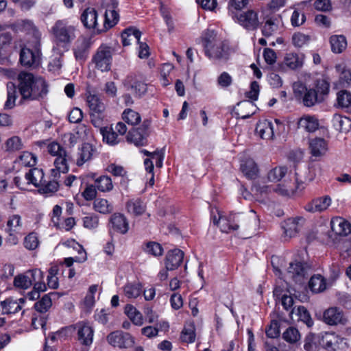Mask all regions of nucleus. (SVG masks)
I'll use <instances>...</instances> for the list:
<instances>
[{
	"instance_id": "nucleus-1",
	"label": "nucleus",
	"mask_w": 351,
	"mask_h": 351,
	"mask_svg": "<svg viewBox=\"0 0 351 351\" xmlns=\"http://www.w3.org/2000/svg\"><path fill=\"white\" fill-rule=\"evenodd\" d=\"M19 90L23 100L34 101L43 99L48 93L47 85L42 77L21 72L18 76Z\"/></svg>"
},
{
	"instance_id": "nucleus-2",
	"label": "nucleus",
	"mask_w": 351,
	"mask_h": 351,
	"mask_svg": "<svg viewBox=\"0 0 351 351\" xmlns=\"http://www.w3.org/2000/svg\"><path fill=\"white\" fill-rule=\"evenodd\" d=\"M230 225L237 226V228L231 229V232L241 230L242 232L247 233L245 238L255 233L258 225L257 217L253 210L248 213H230Z\"/></svg>"
},
{
	"instance_id": "nucleus-3",
	"label": "nucleus",
	"mask_w": 351,
	"mask_h": 351,
	"mask_svg": "<svg viewBox=\"0 0 351 351\" xmlns=\"http://www.w3.org/2000/svg\"><path fill=\"white\" fill-rule=\"evenodd\" d=\"M76 27L63 20L57 21L52 26L51 32L57 45L66 47L76 37Z\"/></svg>"
},
{
	"instance_id": "nucleus-4",
	"label": "nucleus",
	"mask_w": 351,
	"mask_h": 351,
	"mask_svg": "<svg viewBox=\"0 0 351 351\" xmlns=\"http://www.w3.org/2000/svg\"><path fill=\"white\" fill-rule=\"evenodd\" d=\"M204 47L206 56L212 60H227L230 54L228 45L221 40H206Z\"/></svg>"
},
{
	"instance_id": "nucleus-5",
	"label": "nucleus",
	"mask_w": 351,
	"mask_h": 351,
	"mask_svg": "<svg viewBox=\"0 0 351 351\" xmlns=\"http://www.w3.org/2000/svg\"><path fill=\"white\" fill-rule=\"evenodd\" d=\"M293 90L295 97L298 99H302L303 104L307 107H311L323 100V97H320L315 89L307 88L300 82L293 83Z\"/></svg>"
},
{
	"instance_id": "nucleus-6",
	"label": "nucleus",
	"mask_w": 351,
	"mask_h": 351,
	"mask_svg": "<svg viewBox=\"0 0 351 351\" xmlns=\"http://www.w3.org/2000/svg\"><path fill=\"white\" fill-rule=\"evenodd\" d=\"M311 271L310 265L299 261L290 263L288 267L289 277L299 285H302L306 282Z\"/></svg>"
},
{
	"instance_id": "nucleus-7",
	"label": "nucleus",
	"mask_w": 351,
	"mask_h": 351,
	"mask_svg": "<svg viewBox=\"0 0 351 351\" xmlns=\"http://www.w3.org/2000/svg\"><path fill=\"white\" fill-rule=\"evenodd\" d=\"M43 273L40 269L28 270L14 278V285L18 288L27 289L36 282L43 280Z\"/></svg>"
},
{
	"instance_id": "nucleus-8",
	"label": "nucleus",
	"mask_w": 351,
	"mask_h": 351,
	"mask_svg": "<svg viewBox=\"0 0 351 351\" xmlns=\"http://www.w3.org/2000/svg\"><path fill=\"white\" fill-rule=\"evenodd\" d=\"M320 343L328 351H342L348 348L346 340L335 332L322 334Z\"/></svg>"
},
{
	"instance_id": "nucleus-9",
	"label": "nucleus",
	"mask_w": 351,
	"mask_h": 351,
	"mask_svg": "<svg viewBox=\"0 0 351 351\" xmlns=\"http://www.w3.org/2000/svg\"><path fill=\"white\" fill-rule=\"evenodd\" d=\"M112 59V49L105 45L99 47L93 58L96 67L102 72L110 70Z\"/></svg>"
},
{
	"instance_id": "nucleus-10",
	"label": "nucleus",
	"mask_w": 351,
	"mask_h": 351,
	"mask_svg": "<svg viewBox=\"0 0 351 351\" xmlns=\"http://www.w3.org/2000/svg\"><path fill=\"white\" fill-rule=\"evenodd\" d=\"M106 340L110 345L119 348H130L134 343V339L130 334L121 330L110 332L106 337Z\"/></svg>"
},
{
	"instance_id": "nucleus-11",
	"label": "nucleus",
	"mask_w": 351,
	"mask_h": 351,
	"mask_svg": "<svg viewBox=\"0 0 351 351\" xmlns=\"http://www.w3.org/2000/svg\"><path fill=\"white\" fill-rule=\"evenodd\" d=\"M102 5L106 8L105 12V30L112 27L119 21V15L115 10L118 5L117 0H103Z\"/></svg>"
},
{
	"instance_id": "nucleus-12",
	"label": "nucleus",
	"mask_w": 351,
	"mask_h": 351,
	"mask_svg": "<svg viewBox=\"0 0 351 351\" xmlns=\"http://www.w3.org/2000/svg\"><path fill=\"white\" fill-rule=\"evenodd\" d=\"M305 219L302 217L289 218L282 223L283 235L289 239L295 237L304 224Z\"/></svg>"
},
{
	"instance_id": "nucleus-13",
	"label": "nucleus",
	"mask_w": 351,
	"mask_h": 351,
	"mask_svg": "<svg viewBox=\"0 0 351 351\" xmlns=\"http://www.w3.org/2000/svg\"><path fill=\"white\" fill-rule=\"evenodd\" d=\"M237 22L247 30H254L260 25L258 14L253 10H248L240 13L237 16Z\"/></svg>"
},
{
	"instance_id": "nucleus-14",
	"label": "nucleus",
	"mask_w": 351,
	"mask_h": 351,
	"mask_svg": "<svg viewBox=\"0 0 351 351\" xmlns=\"http://www.w3.org/2000/svg\"><path fill=\"white\" fill-rule=\"evenodd\" d=\"M308 150L315 159L324 156L328 151V141L322 137H315L308 140Z\"/></svg>"
},
{
	"instance_id": "nucleus-15",
	"label": "nucleus",
	"mask_w": 351,
	"mask_h": 351,
	"mask_svg": "<svg viewBox=\"0 0 351 351\" xmlns=\"http://www.w3.org/2000/svg\"><path fill=\"white\" fill-rule=\"evenodd\" d=\"M323 321L328 325L337 326L339 324L345 325L348 320L344 313L340 308L330 307L324 312Z\"/></svg>"
},
{
	"instance_id": "nucleus-16",
	"label": "nucleus",
	"mask_w": 351,
	"mask_h": 351,
	"mask_svg": "<svg viewBox=\"0 0 351 351\" xmlns=\"http://www.w3.org/2000/svg\"><path fill=\"white\" fill-rule=\"evenodd\" d=\"M77 330V339L81 344L90 346L93 341L94 330L86 322H79L76 324Z\"/></svg>"
},
{
	"instance_id": "nucleus-17",
	"label": "nucleus",
	"mask_w": 351,
	"mask_h": 351,
	"mask_svg": "<svg viewBox=\"0 0 351 351\" xmlns=\"http://www.w3.org/2000/svg\"><path fill=\"white\" fill-rule=\"evenodd\" d=\"M25 303V299L24 298L19 299L8 298L0 303L1 313L3 315L15 314L22 309Z\"/></svg>"
},
{
	"instance_id": "nucleus-18",
	"label": "nucleus",
	"mask_w": 351,
	"mask_h": 351,
	"mask_svg": "<svg viewBox=\"0 0 351 351\" xmlns=\"http://www.w3.org/2000/svg\"><path fill=\"white\" fill-rule=\"evenodd\" d=\"M215 212L217 216L215 214L213 209L211 210V218L213 223L219 226L221 232L229 233L231 232V229L237 228L236 225H230V213L228 216H224L222 215L221 212L217 208L215 209Z\"/></svg>"
},
{
	"instance_id": "nucleus-19",
	"label": "nucleus",
	"mask_w": 351,
	"mask_h": 351,
	"mask_svg": "<svg viewBox=\"0 0 351 351\" xmlns=\"http://www.w3.org/2000/svg\"><path fill=\"white\" fill-rule=\"evenodd\" d=\"M184 252L179 249H174L167 252L165 257V269L172 271L176 269L182 263Z\"/></svg>"
},
{
	"instance_id": "nucleus-20",
	"label": "nucleus",
	"mask_w": 351,
	"mask_h": 351,
	"mask_svg": "<svg viewBox=\"0 0 351 351\" xmlns=\"http://www.w3.org/2000/svg\"><path fill=\"white\" fill-rule=\"evenodd\" d=\"M304 63V56L297 53H287L285 54L282 63V69L297 70L300 69Z\"/></svg>"
},
{
	"instance_id": "nucleus-21",
	"label": "nucleus",
	"mask_w": 351,
	"mask_h": 351,
	"mask_svg": "<svg viewBox=\"0 0 351 351\" xmlns=\"http://www.w3.org/2000/svg\"><path fill=\"white\" fill-rule=\"evenodd\" d=\"M97 154V149L95 146L88 143L82 144V147L79 149L78 158L76 162L77 165H83L85 162L91 160Z\"/></svg>"
},
{
	"instance_id": "nucleus-22",
	"label": "nucleus",
	"mask_w": 351,
	"mask_h": 351,
	"mask_svg": "<svg viewBox=\"0 0 351 351\" xmlns=\"http://www.w3.org/2000/svg\"><path fill=\"white\" fill-rule=\"evenodd\" d=\"M12 41V35L10 27L7 25H0V57L6 54Z\"/></svg>"
},
{
	"instance_id": "nucleus-23",
	"label": "nucleus",
	"mask_w": 351,
	"mask_h": 351,
	"mask_svg": "<svg viewBox=\"0 0 351 351\" xmlns=\"http://www.w3.org/2000/svg\"><path fill=\"white\" fill-rule=\"evenodd\" d=\"M81 21L88 29H97L98 32L103 31L97 27V12L94 8H86L81 15Z\"/></svg>"
},
{
	"instance_id": "nucleus-24",
	"label": "nucleus",
	"mask_w": 351,
	"mask_h": 351,
	"mask_svg": "<svg viewBox=\"0 0 351 351\" xmlns=\"http://www.w3.org/2000/svg\"><path fill=\"white\" fill-rule=\"evenodd\" d=\"M330 227L332 232L340 236H346L351 232L350 223L340 217H335L331 219Z\"/></svg>"
},
{
	"instance_id": "nucleus-25",
	"label": "nucleus",
	"mask_w": 351,
	"mask_h": 351,
	"mask_svg": "<svg viewBox=\"0 0 351 351\" xmlns=\"http://www.w3.org/2000/svg\"><path fill=\"white\" fill-rule=\"evenodd\" d=\"M144 131L141 132L139 131V128L133 129L129 132L127 136V140L128 142L134 143L136 146H143L147 143V134L145 133V130L149 126L148 121H144L143 123Z\"/></svg>"
},
{
	"instance_id": "nucleus-26",
	"label": "nucleus",
	"mask_w": 351,
	"mask_h": 351,
	"mask_svg": "<svg viewBox=\"0 0 351 351\" xmlns=\"http://www.w3.org/2000/svg\"><path fill=\"white\" fill-rule=\"evenodd\" d=\"M113 230L121 234H125L129 230V223L126 217L121 213H114L110 217Z\"/></svg>"
},
{
	"instance_id": "nucleus-27",
	"label": "nucleus",
	"mask_w": 351,
	"mask_h": 351,
	"mask_svg": "<svg viewBox=\"0 0 351 351\" xmlns=\"http://www.w3.org/2000/svg\"><path fill=\"white\" fill-rule=\"evenodd\" d=\"M319 125L318 119L315 117L311 115L302 117L298 122V128L304 130L307 132H314L318 129Z\"/></svg>"
},
{
	"instance_id": "nucleus-28",
	"label": "nucleus",
	"mask_w": 351,
	"mask_h": 351,
	"mask_svg": "<svg viewBox=\"0 0 351 351\" xmlns=\"http://www.w3.org/2000/svg\"><path fill=\"white\" fill-rule=\"evenodd\" d=\"M331 204V199H311L305 204L304 209L310 213L322 212Z\"/></svg>"
},
{
	"instance_id": "nucleus-29",
	"label": "nucleus",
	"mask_w": 351,
	"mask_h": 351,
	"mask_svg": "<svg viewBox=\"0 0 351 351\" xmlns=\"http://www.w3.org/2000/svg\"><path fill=\"white\" fill-rule=\"evenodd\" d=\"M291 317L293 320L303 322L308 327L312 326L313 324V322L308 311L303 306H299L297 308H293L291 312Z\"/></svg>"
},
{
	"instance_id": "nucleus-30",
	"label": "nucleus",
	"mask_w": 351,
	"mask_h": 351,
	"mask_svg": "<svg viewBox=\"0 0 351 351\" xmlns=\"http://www.w3.org/2000/svg\"><path fill=\"white\" fill-rule=\"evenodd\" d=\"M87 104L91 112V115H101L105 110V105L99 97L95 95H89L86 99Z\"/></svg>"
},
{
	"instance_id": "nucleus-31",
	"label": "nucleus",
	"mask_w": 351,
	"mask_h": 351,
	"mask_svg": "<svg viewBox=\"0 0 351 351\" xmlns=\"http://www.w3.org/2000/svg\"><path fill=\"white\" fill-rule=\"evenodd\" d=\"M88 41L85 38H79L73 48L75 58L78 61H84L88 53Z\"/></svg>"
},
{
	"instance_id": "nucleus-32",
	"label": "nucleus",
	"mask_w": 351,
	"mask_h": 351,
	"mask_svg": "<svg viewBox=\"0 0 351 351\" xmlns=\"http://www.w3.org/2000/svg\"><path fill=\"white\" fill-rule=\"evenodd\" d=\"M308 3V1H304L298 3L292 7L294 10L292 13L290 21L293 27H299L306 21L305 14L303 12H300L299 10Z\"/></svg>"
},
{
	"instance_id": "nucleus-33",
	"label": "nucleus",
	"mask_w": 351,
	"mask_h": 351,
	"mask_svg": "<svg viewBox=\"0 0 351 351\" xmlns=\"http://www.w3.org/2000/svg\"><path fill=\"white\" fill-rule=\"evenodd\" d=\"M256 132L261 138L271 139L274 136L273 124L268 120L261 121L256 125Z\"/></svg>"
},
{
	"instance_id": "nucleus-34",
	"label": "nucleus",
	"mask_w": 351,
	"mask_h": 351,
	"mask_svg": "<svg viewBox=\"0 0 351 351\" xmlns=\"http://www.w3.org/2000/svg\"><path fill=\"white\" fill-rule=\"evenodd\" d=\"M141 32L135 28L129 27L121 34L122 43L123 46H128L132 42L139 43Z\"/></svg>"
},
{
	"instance_id": "nucleus-35",
	"label": "nucleus",
	"mask_w": 351,
	"mask_h": 351,
	"mask_svg": "<svg viewBox=\"0 0 351 351\" xmlns=\"http://www.w3.org/2000/svg\"><path fill=\"white\" fill-rule=\"evenodd\" d=\"M337 71L339 73V80L338 84L335 86L339 87H348L351 86V70L346 69L343 64H337L336 66Z\"/></svg>"
},
{
	"instance_id": "nucleus-36",
	"label": "nucleus",
	"mask_w": 351,
	"mask_h": 351,
	"mask_svg": "<svg viewBox=\"0 0 351 351\" xmlns=\"http://www.w3.org/2000/svg\"><path fill=\"white\" fill-rule=\"evenodd\" d=\"M332 122L335 128L341 132H347L351 129V120L347 117L335 114Z\"/></svg>"
},
{
	"instance_id": "nucleus-37",
	"label": "nucleus",
	"mask_w": 351,
	"mask_h": 351,
	"mask_svg": "<svg viewBox=\"0 0 351 351\" xmlns=\"http://www.w3.org/2000/svg\"><path fill=\"white\" fill-rule=\"evenodd\" d=\"M164 159V153L162 151H155L152 154V159H145L144 165L146 171L148 173H152L154 170V162L156 167L161 168L162 167V162Z\"/></svg>"
},
{
	"instance_id": "nucleus-38",
	"label": "nucleus",
	"mask_w": 351,
	"mask_h": 351,
	"mask_svg": "<svg viewBox=\"0 0 351 351\" xmlns=\"http://www.w3.org/2000/svg\"><path fill=\"white\" fill-rule=\"evenodd\" d=\"M44 176L43 169L34 168L25 174V178L28 183H32L35 186L40 187L45 181Z\"/></svg>"
},
{
	"instance_id": "nucleus-39",
	"label": "nucleus",
	"mask_w": 351,
	"mask_h": 351,
	"mask_svg": "<svg viewBox=\"0 0 351 351\" xmlns=\"http://www.w3.org/2000/svg\"><path fill=\"white\" fill-rule=\"evenodd\" d=\"M124 85L128 88V90H130L138 97H141L147 90L146 84L139 81L132 82V79L130 77H128L125 80Z\"/></svg>"
},
{
	"instance_id": "nucleus-40",
	"label": "nucleus",
	"mask_w": 351,
	"mask_h": 351,
	"mask_svg": "<svg viewBox=\"0 0 351 351\" xmlns=\"http://www.w3.org/2000/svg\"><path fill=\"white\" fill-rule=\"evenodd\" d=\"M54 165L56 169H51V176L54 178L58 177L60 173H66L69 170L66 154L57 156L54 160Z\"/></svg>"
},
{
	"instance_id": "nucleus-41",
	"label": "nucleus",
	"mask_w": 351,
	"mask_h": 351,
	"mask_svg": "<svg viewBox=\"0 0 351 351\" xmlns=\"http://www.w3.org/2000/svg\"><path fill=\"white\" fill-rule=\"evenodd\" d=\"M241 169L245 177L255 179L258 176V169L255 162L252 159L246 160L241 165Z\"/></svg>"
},
{
	"instance_id": "nucleus-42",
	"label": "nucleus",
	"mask_w": 351,
	"mask_h": 351,
	"mask_svg": "<svg viewBox=\"0 0 351 351\" xmlns=\"http://www.w3.org/2000/svg\"><path fill=\"white\" fill-rule=\"evenodd\" d=\"M330 43L332 52L340 53L343 52L347 47V40L343 35H333L330 38Z\"/></svg>"
},
{
	"instance_id": "nucleus-43",
	"label": "nucleus",
	"mask_w": 351,
	"mask_h": 351,
	"mask_svg": "<svg viewBox=\"0 0 351 351\" xmlns=\"http://www.w3.org/2000/svg\"><path fill=\"white\" fill-rule=\"evenodd\" d=\"M308 286L311 291L315 293L322 292L326 289L325 279L319 274L311 277Z\"/></svg>"
},
{
	"instance_id": "nucleus-44",
	"label": "nucleus",
	"mask_w": 351,
	"mask_h": 351,
	"mask_svg": "<svg viewBox=\"0 0 351 351\" xmlns=\"http://www.w3.org/2000/svg\"><path fill=\"white\" fill-rule=\"evenodd\" d=\"M123 294L128 299H136L141 295L142 285L138 282L127 283L123 287Z\"/></svg>"
},
{
	"instance_id": "nucleus-45",
	"label": "nucleus",
	"mask_w": 351,
	"mask_h": 351,
	"mask_svg": "<svg viewBox=\"0 0 351 351\" xmlns=\"http://www.w3.org/2000/svg\"><path fill=\"white\" fill-rule=\"evenodd\" d=\"M128 213L134 215H142L146 209V206L141 199H130L126 204Z\"/></svg>"
},
{
	"instance_id": "nucleus-46",
	"label": "nucleus",
	"mask_w": 351,
	"mask_h": 351,
	"mask_svg": "<svg viewBox=\"0 0 351 351\" xmlns=\"http://www.w3.org/2000/svg\"><path fill=\"white\" fill-rule=\"evenodd\" d=\"M279 30V21L277 19H269L265 22L262 33L266 37L275 35Z\"/></svg>"
},
{
	"instance_id": "nucleus-47",
	"label": "nucleus",
	"mask_w": 351,
	"mask_h": 351,
	"mask_svg": "<svg viewBox=\"0 0 351 351\" xmlns=\"http://www.w3.org/2000/svg\"><path fill=\"white\" fill-rule=\"evenodd\" d=\"M93 200L94 209L103 214L110 213L113 210V206L107 199H86Z\"/></svg>"
},
{
	"instance_id": "nucleus-48",
	"label": "nucleus",
	"mask_w": 351,
	"mask_h": 351,
	"mask_svg": "<svg viewBox=\"0 0 351 351\" xmlns=\"http://www.w3.org/2000/svg\"><path fill=\"white\" fill-rule=\"evenodd\" d=\"M100 133L103 136L104 142L110 145H114L119 143L118 136L112 128L104 127L100 128Z\"/></svg>"
},
{
	"instance_id": "nucleus-49",
	"label": "nucleus",
	"mask_w": 351,
	"mask_h": 351,
	"mask_svg": "<svg viewBox=\"0 0 351 351\" xmlns=\"http://www.w3.org/2000/svg\"><path fill=\"white\" fill-rule=\"evenodd\" d=\"M38 56L32 50L27 48H23L20 53V61L25 66H32L37 62Z\"/></svg>"
},
{
	"instance_id": "nucleus-50",
	"label": "nucleus",
	"mask_w": 351,
	"mask_h": 351,
	"mask_svg": "<svg viewBox=\"0 0 351 351\" xmlns=\"http://www.w3.org/2000/svg\"><path fill=\"white\" fill-rule=\"evenodd\" d=\"M125 313L135 325L141 326L143 324L142 314L132 304L125 306Z\"/></svg>"
},
{
	"instance_id": "nucleus-51",
	"label": "nucleus",
	"mask_w": 351,
	"mask_h": 351,
	"mask_svg": "<svg viewBox=\"0 0 351 351\" xmlns=\"http://www.w3.org/2000/svg\"><path fill=\"white\" fill-rule=\"evenodd\" d=\"M160 12L162 19L166 23L168 32L169 34L172 33L175 30V23L169 8L166 7L163 3H161Z\"/></svg>"
},
{
	"instance_id": "nucleus-52",
	"label": "nucleus",
	"mask_w": 351,
	"mask_h": 351,
	"mask_svg": "<svg viewBox=\"0 0 351 351\" xmlns=\"http://www.w3.org/2000/svg\"><path fill=\"white\" fill-rule=\"evenodd\" d=\"M97 189L101 192H108L112 190V179L108 176H101L95 181Z\"/></svg>"
},
{
	"instance_id": "nucleus-53",
	"label": "nucleus",
	"mask_w": 351,
	"mask_h": 351,
	"mask_svg": "<svg viewBox=\"0 0 351 351\" xmlns=\"http://www.w3.org/2000/svg\"><path fill=\"white\" fill-rule=\"evenodd\" d=\"M287 173V167L285 166L276 167L270 170L267 174V179L270 182H279Z\"/></svg>"
},
{
	"instance_id": "nucleus-54",
	"label": "nucleus",
	"mask_w": 351,
	"mask_h": 351,
	"mask_svg": "<svg viewBox=\"0 0 351 351\" xmlns=\"http://www.w3.org/2000/svg\"><path fill=\"white\" fill-rule=\"evenodd\" d=\"M36 156L34 154L29 152H23L17 159V162L24 167H34L36 165Z\"/></svg>"
},
{
	"instance_id": "nucleus-55",
	"label": "nucleus",
	"mask_w": 351,
	"mask_h": 351,
	"mask_svg": "<svg viewBox=\"0 0 351 351\" xmlns=\"http://www.w3.org/2000/svg\"><path fill=\"white\" fill-rule=\"evenodd\" d=\"M59 189V184L56 180L46 182L45 180L39 187V192L47 195H53Z\"/></svg>"
},
{
	"instance_id": "nucleus-56",
	"label": "nucleus",
	"mask_w": 351,
	"mask_h": 351,
	"mask_svg": "<svg viewBox=\"0 0 351 351\" xmlns=\"http://www.w3.org/2000/svg\"><path fill=\"white\" fill-rule=\"evenodd\" d=\"M8 96L5 103V108L12 109L15 106V101L17 98V90L14 84L10 83L7 86Z\"/></svg>"
},
{
	"instance_id": "nucleus-57",
	"label": "nucleus",
	"mask_w": 351,
	"mask_h": 351,
	"mask_svg": "<svg viewBox=\"0 0 351 351\" xmlns=\"http://www.w3.org/2000/svg\"><path fill=\"white\" fill-rule=\"evenodd\" d=\"M8 96L5 103V108L12 109L15 106V101L17 98V90L14 84L10 83L7 86Z\"/></svg>"
},
{
	"instance_id": "nucleus-58",
	"label": "nucleus",
	"mask_w": 351,
	"mask_h": 351,
	"mask_svg": "<svg viewBox=\"0 0 351 351\" xmlns=\"http://www.w3.org/2000/svg\"><path fill=\"white\" fill-rule=\"evenodd\" d=\"M123 119L125 122L132 125H137L141 120L140 114L130 108L123 111Z\"/></svg>"
},
{
	"instance_id": "nucleus-59",
	"label": "nucleus",
	"mask_w": 351,
	"mask_h": 351,
	"mask_svg": "<svg viewBox=\"0 0 351 351\" xmlns=\"http://www.w3.org/2000/svg\"><path fill=\"white\" fill-rule=\"evenodd\" d=\"M282 338L287 342L294 343L300 339V334L296 328L289 327L282 333Z\"/></svg>"
},
{
	"instance_id": "nucleus-60",
	"label": "nucleus",
	"mask_w": 351,
	"mask_h": 351,
	"mask_svg": "<svg viewBox=\"0 0 351 351\" xmlns=\"http://www.w3.org/2000/svg\"><path fill=\"white\" fill-rule=\"evenodd\" d=\"M52 305L49 294L45 295L39 301L35 303V309L40 313L47 312Z\"/></svg>"
},
{
	"instance_id": "nucleus-61",
	"label": "nucleus",
	"mask_w": 351,
	"mask_h": 351,
	"mask_svg": "<svg viewBox=\"0 0 351 351\" xmlns=\"http://www.w3.org/2000/svg\"><path fill=\"white\" fill-rule=\"evenodd\" d=\"M23 144L19 136H12L5 142V149L8 152H16L23 148Z\"/></svg>"
},
{
	"instance_id": "nucleus-62",
	"label": "nucleus",
	"mask_w": 351,
	"mask_h": 351,
	"mask_svg": "<svg viewBox=\"0 0 351 351\" xmlns=\"http://www.w3.org/2000/svg\"><path fill=\"white\" fill-rule=\"evenodd\" d=\"M337 104L339 107L344 108L351 106V94L347 90H341L337 93Z\"/></svg>"
},
{
	"instance_id": "nucleus-63",
	"label": "nucleus",
	"mask_w": 351,
	"mask_h": 351,
	"mask_svg": "<svg viewBox=\"0 0 351 351\" xmlns=\"http://www.w3.org/2000/svg\"><path fill=\"white\" fill-rule=\"evenodd\" d=\"M145 252L154 256H160L163 254V248L160 243L150 241L146 244Z\"/></svg>"
},
{
	"instance_id": "nucleus-64",
	"label": "nucleus",
	"mask_w": 351,
	"mask_h": 351,
	"mask_svg": "<svg viewBox=\"0 0 351 351\" xmlns=\"http://www.w3.org/2000/svg\"><path fill=\"white\" fill-rule=\"evenodd\" d=\"M180 339L182 341L186 343H193L195 339V328L193 326L190 325L184 327L180 335Z\"/></svg>"
}]
</instances>
